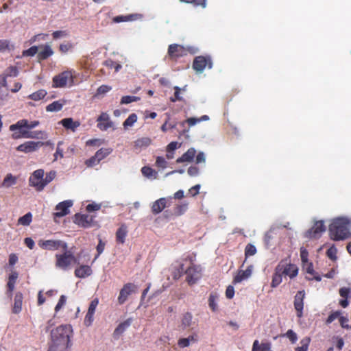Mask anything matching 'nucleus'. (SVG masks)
I'll return each instance as SVG.
<instances>
[{
    "mask_svg": "<svg viewBox=\"0 0 351 351\" xmlns=\"http://www.w3.org/2000/svg\"><path fill=\"white\" fill-rule=\"evenodd\" d=\"M19 274L18 272L14 271L9 276L8 282V295L10 296L12 295V292L14 289V285L16 279L18 278Z\"/></svg>",
    "mask_w": 351,
    "mask_h": 351,
    "instance_id": "nucleus-34",
    "label": "nucleus"
},
{
    "mask_svg": "<svg viewBox=\"0 0 351 351\" xmlns=\"http://www.w3.org/2000/svg\"><path fill=\"white\" fill-rule=\"evenodd\" d=\"M217 299H218L217 295H216L213 293H211L209 296L208 304H209L210 308L213 311H215L217 309Z\"/></svg>",
    "mask_w": 351,
    "mask_h": 351,
    "instance_id": "nucleus-46",
    "label": "nucleus"
},
{
    "mask_svg": "<svg viewBox=\"0 0 351 351\" xmlns=\"http://www.w3.org/2000/svg\"><path fill=\"white\" fill-rule=\"evenodd\" d=\"M43 143L40 141H27L23 144L19 145L16 147V149L19 152L24 153H31L36 151L40 146L43 145Z\"/></svg>",
    "mask_w": 351,
    "mask_h": 351,
    "instance_id": "nucleus-14",
    "label": "nucleus"
},
{
    "mask_svg": "<svg viewBox=\"0 0 351 351\" xmlns=\"http://www.w3.org/2000/svg\"><path fill=\"white\" fill-rule=\"evenodd\" d=\"M199 173V168L196 166H191L189 169H188V174L190 176H198Z\"/></svg>",
    "mask_w": 351,
    "mask_h": 351,
    "instance_id": "nucleus-62",
    "label": "nucleus"
},
{
    "mask_svg": "<svg viewBox=\"0 0 351 351\" xmlns=\"http://www.w3.org/2000/svg\"><path fill=\"white\" fill-rule=\"evenodd\" d=\"M41 50L38 53L39 60H46L53 54V51L48 44L40 47Z\"/></svg>",
    "mask_w": 351,
    "mask_h": 351,
    "instance_id": "nucleus-26",
    "label": "nucleus"
},
{
    "mask_svg": "<svg viewBox=\"0 0 351 351\" xmlns=\"http://www.w3.org/2000/svg\"><path fill=\"white\" fill-rule=\"evenodd\" d=\"M137 287L132 283H127L121 289L118 297V302L123 304L127 300L128 296L136 291Z\"/></svg>",
    "mask_w": 351,
    "mask_h": 351,
    "instance_id": "nucleus-13",
    "label": "nucleus"
},
{
    "mask_svg": "<svg viewBox=\"0 0 351 351\" xmlns=\"http://www.w3.org/2000/svg\"><path fill=\"white\" fill-rule=\"evenodd\" d=\"M66 297L64 295H62L59 299V301L58 304H56L55 307L56 312H58L63 306L66 304Z\"/></svg>",
    "mask_w": 351,
    "mask_h": 351,
    "instance_id": "nucleus-56",
    "label": "nucleus"
},
{
    "mask_svg": "<svg viewBox=\"0 0 351 351\" xmlns=\"http://www.w3.org/2000/svg\"><path fill=\"white\" fill-rule=\"evenodd\" d=\"M38 244L42 249L49 251H55L60 248L62 250H66L68 248L67 243L62 240L41 239Z\"/></svg>",
    "mask_w": 351,
    "mask_h": 351,
    "instance_id": "nucleus-6",
    "label": "nucleus"
},
{
    "mask_svg": "<svg viewBox=\"0 0 351 351\" xmlns=\"http://www.w3.org/2000/svg\"><path fill=\"white\" fill-rule=\"evenodd\" d=\"M23 294L20 292L16 293L12 312L15 314L19 313L22 310Z\"/></svg>",
    "mask_w": 351,
    "mask_h": 351,
    "instance_id": "nucleus-31",
    "label": "nucleus"
},
{
    "mask_svg": "<svg viewBox=\"0 0 351 351\" xmlns=\"http://www.w3.org/2000/svg\"><path fill=\"white\" fill-rule=\"evenodd\" d=\"M351 221L348 217H339L334 219L329 225V235L334 241H343L351 235Z\"/></svg>",
    "mask_w": 351,
    "mask_h": 351,
    "instance_id": "nucleus-1",
    "label": "nucleus"
},
{
    "mask_svg": "<svg viewBox=\"0 0 351 351\" xmlns=\"http://www.w3.org/2000/svg\"><path fill=\"white\" fill-rule=\"evenodd\" d=\"M196 154V150L193 147L189 148L182 156L176 160L177 163H182L184 162H192Z\"/></svg>",
    "mask_w": 351,
    "mask_h": 351,
    "instance_id": "nucleus-24",
    "label": "nucleus"
},
{
    "mask_svg": "<svg viewBox=\"0 0 351 351\" xmlns=\"http://www.w3.org/2000/svg\"><path fill=\"white\" fill-rule=\"evenodd\" d=\"M253 266L249 265L245 270H240L237 274L234 276L233 282L234 284L240 283L243 280L249 278L252 274Z\"/></svg>",
    "mask_w": 351,
    "mask_h": 351,
    "instance_id": "nucleus-19",
    "label": "nucleus"
},
{
    "mask_svg": "<svg viewBox=\"0 0 351 351\" xmlns=\"http://www.w3.org/2000/svg\"><path fill=\"white\" fill-rule=\"evenodd\" d=\"M71 346V344L69 343H62L50 341L48 351H69Z\"/></svg>",
    "mask_w": 351,
    "mask_h": 351,
    "instance_id": "nucleus-23",
    "label": "nucleus"
},
{
    "mask_svg": "<svg viewBox=\"0 0 351 351\" xmlns=\"http://www.w3.org/2000/svg\"><path fill=\"white\" fill-rule=\"evenodd\" d=\"M166 207V199L164 197L160 198L155 201L152 206V211L154 214H158L161 213Z\"/></svg>",
    "mask_w": 351,
    "mask_h": 351,
    "instance_id": "nucleus-28",
    "label": "nucleus"
},
{
    "mask_svg": "<svg viewBox=\"0 0 351 351\" xmlns=\"http://www.w3.org/2000/svg\"><path fill=\"white\" fill-rule=\"evenodd\" d=\"M44 174L43 169H40L34 171L29 178V185L36 188L38 191H43L44 189V185L43 184Z\"/></svg>",
    "mask_w": 351,
    "mask_h": 351,
    "instance_id": "nucleus-8",
    "label": "nucleus"
},
{
    "mask_svg": "<svg viewBox=\"0 0 351 351\" xmlns=\"http://www.w3.org/2000/svg\"><path fill=\"white\" fill-rule=\"evenodd\" d=\"M104 247H105V243L101 241V239H99V243L97 246V254L95 256L93 261H95L99 256V255L104 252Z\"/></svg>",
    "mask_w": 351,
    "mask_h": 351,
    "instance_id": "nucleus-59",
    "label": "nucleus"
},
{
    "mask_svg": "<svg viewBox=\"0 0 351 351\" xmlns=\"http://www.w3.org/2000/svg\"><path fill=\"white\" fill-rule=\"evenodd\" d=\"M156 165L162 169H165L167 167V162L165 158L157 156L156 160Z\"/></svg>",
    "mask_w": 351,
    "mask_h": 351,
    "instance_id": "nucleus-52",
    "label": "nucleus"
},
{
    "mask_svg": "<svg viewBox=\"0 0 351 351\" xmlns=\"http://www.w3.org/2000/svg\"><path fill=\"white\" fill-rule=\"evenodd\" d=\"M112 152L111 148H101L95 153V158H98L99 161L107 157Z\"/></svg>",
    "mask_w": 351,
    "mask_h": 351,
    "instance_id": "nucleus-39",
    "label": "nucleus"
},
{
    "mask_svg": "<svg viewBox=\"0 0 351 351\" xmlns=\"http://www.w3.org/2000/svg\"><path fill=\"white\" fill-rule=\"evenodd\" d=\"M17 183V177L12 175V173H8L4 178L1 187L8 189Z\"/></svg>",
    "mask_w": 351,
    "mask_h": 351,
    "instance_id": "nucleus-30",
    "label": "nucleus"
},
{
    "mask_svg": "<svg viewBox=\"0 0 351 351\" xmlns=\"http://www.w3.org/2000/svg\"><path fill=\"white\" fill-rule=\"evenodd\" d=\"M97 127L101 131H106L114 126V123L107 112H101L97 117Z\"/></svg>",
    "mask_w": 351,
    "mask_h": 351,
    "instance_id": "nucleus-12",
    "label": "nucleus"
},
{
    "mask_svg": "<svg viewBox=\"0 0 351 351\" xmlns=\"http://www.w3.org/2000/svg\"><path fill=\"white\" fill-rule=\"evenodd\" d=\"M73 84V76L71 71H65L53 77V86L56 88H63L67 85Z\"/></svg>",
    "mask_w": 351,
    "mask_h": 351,
    "instance_id": "nucleus-5",
    "label": "nucleus"
},
{
    "mask_svg": "<svg viewBox=\"0 0 351 351\" xmlns=\"http://www.w3.org/2000/svg\"><path fill=\"white\" fill-rule=\"evenodd\" d=\"M151 143L152 139L149 137L138 138L133 142L134 150L136 153H140L141 151L148 147Z\"/></svg>",
    "mask_w": 351,
    "mask_h": 351,
    "instance_id": "nucleus-18",
    "label": "nucleus"
},
{
    "mask_svg": "<svg viewBox=\"0 0 351 351\" xmlns=\"http://www.w3.org/2000/svg\"><path fill=\"white\" fill-rule=\"evenodd\" d=\"M234 295V289L232 285H229L226 291V296L228 299H232Z\"/></svg>",
    "mask_w": 351,
    "mask_h": 351,
    "instance_id": "nucleus-64",
    "label": "nucleus"
},
{
    "mask_svg": "<svg viewBox=\"0 0 351 351\" xmlns=\"http://www.w3.org/2000/svg\"><path fill=\"white\" fill-rule=\"evenodd\" d=\"M65 129L75 132L77 128L80 125V122L74 121L72 118H65L59 121Z\"/></svg>",
    "mask_w": 351,
    "mask_h": 351,
    "instance_id": "nucleus-20",
    "label": "nucleus"
},
{
    "mask_svg": "<svg viewBox=\"0 0 351 351\" xmlns=\"http://www.w3.org/2000/svg\"><path fill=\"white\" fill-rule=\"evenodd\" d=\"M206 67H208L209 69H212L213 67V61L210 56H197L194 59L193 63V69L197 73H202Z\"/></svg>",
    "mask_w": 351,
    "mask_h": 351,
    "instance_id": "nucleus-7",
    "label": "nucleus"
},
{
    "mask_svg": "<svg viewBox=\"0 0 351 351\" xmlns=\"http://www.w3.org/2000/svg\"><path fill=\"white\" fill-rule=\"evenodd\" d=\"M311 341L310 337H305L300 341L301 346L297 347L295 351H307Z\"/></svg>",
    "mask_w": 351,
    "mask_h": 351,
    "instance_id": "nucleus-45",
    "label": "nucleus"
},
{
    "mask_svg": "<svg viewBox=\"0 0 351 351\" xmlns=\"http://www.w3.org/2000/svg\"><path fill=\"white\" fill-rule=\"evenodd\" d=\"M277 267H280L283 275L290 278H295L298 274V267L294 264L287 263L285 261H280Z\"/></svg>",
    "mask_w": 351,
    "mask_h": 351,
    "instance_id": "nucleus-11",
    "label": "nucleus"
},
{
    "mask_svg": "<svg viewBox=\"0 0 351 351\" xmlns=\"http://www.w3.org/2000/svg\"><path fill=\"white\" fill-rule=\"evenodd\" d=\"M19 72L16 66H10L6 70V74L10 77H16L18 76Z\"/></svg>",
    "mask_w": 351,
    "mask_h": 351,
    "instance_id": "nucleus-57",
    "label": "nucleus"
},
{
    "mask_svg": "<svg viewBox=\"0 0 351 351\" xmlns=\"http://www.w3.org/2000/svg\"><path fill=\"white\" fill-rule=\"evenodd\" d=\"M142 174L149 178L156 180L158 178V172L149 167L145 166L141 169Z\"/></svg>",
    "mask_w": 351,
    "mask_h": 351,
    "instance_id": "nucleus-36",
    "label": "nucleus"
},
{
    "mask_svg": "<svg viewBox=\"0 0 351 351\" xmlns=\"http://www.w3.org/2000/svg\"><path fill=\"white\" fill-rule=\"evenodd\" d=\"M100 161L98 160V158H95V155L92 156L90 158L87 160L86 161V165L87 167H93L96 165H97Z\"/></svg>",
    "mask_w": 351,
    "mask_h": 351,
    "instance_id": "nucleus-63",
    "label": "nucleus"
},
{
    "mask_svg": "<svg viewBox=\"0 0 351 351\" xmlns=\"http://www.w3.org/2000/svg\"><path fill=\"white\" fill-rule=\"evenodd\" d=\"M197 341V335L193 334L186 338H181L178 341V345L181 348L189 347L191 343H195Z\"/></svg>",
    "mask_w": 351,
    "mask_h": 351,
    "instance_id": "nucleus-27",
    "label": "nucleus"
},
{
    "mask_svg": "<svg viewBox=\"0 0 351 351\" xmlns=\"http://www.w3.org/2000/svg\"><path fill=\"white\" fill-rule=\"evenodd\" d=\"M193 324V315L191 313H186L184 314L182 319L181 327L182 329H186L191 327Z\"/></svg>",
    "mask_w": 351,
    "mask_h": 351,
    "instance_id": "nucleus-37",
    "label": "nucleus"
},
{
    "mask_svg": "<svg viewBox=\"0 0 351 351\" xmlns=\"http://www.w3.org/2000/svg\"><path fill=\"white\" fill-rule=\"evenodd\" d=\"M256 253V248L252 244H247L245 249V255L246 257L254 255Z\"/></svg>",
    "mask_w": 351,
    "mask_h": 351,
    "instance_id": "nucleus-48",
    "label": "nucleus"
},
{
    "mask_svg": "<svg viewBox=\"0 0 351 351\" xmlns=\"http://www.w3.org/2000/svg\"><path fill=\"white\" fill-rule=\"evenodd\" d=\"M56 172L55 171H51L49 173H47L45 176V177H43V183L44 188L50 183L56 177Z\"/></svg>",
    "mask_w": 351,
    "mask_h": 351,
    "instance_id": "nucleus-47",
    "label": "nucleus"
},
{
    "mask_svg": "<svg viewBox=\"0 0 351 351\" xmlns=\"http://www.w3.org/2000/svg\"><path fill=\"white\" fill-rule=\"evenodd\" d=\"M51 341L57 343H66L71 344V326L69 325H61L51 330Z\"/></svg>",
    "mask_w": 351,
    "mask_h": 351,
    "instance_id": "nucleus-3",
    "label": "nucleus"
},
{
    "mask_svg": "<svg viewBox=\"0 0 351 351\" xmlns=\"http://www.w3.org/2000/svg\"><path fill=\"white\" fill-rule=\"evenodd\" d=\"M339 295L343 299L339 300V304L343 308H346L349 305L348 299L350 297L351 289L348 287H342L339 289Z\"/></svg>",
    "mask_w": 351,
    "mask_h": 351,
    "instance_id": "nucleus-22",
    "label": "nucleus"
},
{
    "mask_svg": "<svg viewBox=\"0 0 351 351\" xmlns=\"http://www.w3.org/2000/svg\"><path fill=\"white\" fill-rule=\"evenodd\" d=\"M32 221V215L31 213H27L23 217L18 219V223L22 226H29Z\"/></svg>",
    "mask_w": 351,
    "mask_h": 351,
    "instance_id": "nucleus-42",
    "label": "nucleus"
},
{
    "mask_svg": "<svg viewBox=\"0 0 351 351\" xmlns=\"http://www.w3.org/2000/svg\"><path fill=\"white\" fill-rule=\"evenodd\" d=\"M92 274V269L88 265H82L75 270V275L77 278H84L90 276Z\"/></svg>",
    "mask_w": 351,
    "mask_h": 351,
    "instance_id": "nucleus-29",
    "label": "nucleus"
},
{
    "mask_svg": "<svg viewBox=\"0 0 351 351\" xmlns=\"http://www.w3.org/2000/svg\"><path fill=\"white\" fill-rule=\"evenodd\" d=\"M63 251L62 254H56V266L59 269L66 271L69 269L71 264L75 263L76 260L72 253L68 251V248Z\"/></svg>",
    "mask_w": 351,
    "mask_h": 351,
    "instance_id": "nucleus-4",
    "label": "nucleus"
},
{
    "mask_svg": "<svg viewBox=\"0 0 351 351\" xmlns=\"http://www.w3.org/2000/svg\"><path fill=\"white\" fill-rule=\"evenodd\" d=\"M337 248L332 245L328 248L327 250V256L332 260L337 259Z\"/></svg>",
    "mask_w": 351,
    "mask_h": 351,
    "instance_id": "nucleus-55",
    "label": "nucleus"
},
{
    "mask_svg": "<svg viewBox=\"0 0 351 351\" xmlns=\"http://www.w3.org/2000/svg\"><path fill=\"white\" fill-rule=\"evenodd\" d=\"M104 64L107 66L109 69H114L115 72H119L121 69L122 68V66L121 64L117 63L110 59L106 60Z\"/></svg>",
    "mask_w": 351,
    "mask_h": 351,
    "instance_id": "nucleus-43",
    "label": "nucleus"
},
{
    "mask_svg": "<svg viewBox=\"0 0 351 351\" xmlns=\"http://www.w3.org/2000/svg\"><path fill=\"white\" fill-rule=\"evenodd\" d=\"M168 53L171 58H178L186 55V49L182 45L171 44L169 46Z\"/></svg>",
    "mask_w": 351,
    "mask_h": 351,
    "instance_id": "nucleus-17",
    "label": "nucleus"
},
{
    "mask_svg": "<svg viewBox=\"0 0 351 351\" xmlns=\"http://www.w3.org/2000/svg\"><path fill=\"white\" fill-rule=\"evenodd\" d=\"M282 273L281 272L280 267H276L275 269V272L273 275L272 281L271 283V286L273 288L278 287L282 280Z\"/></svg>",
    "mask_w": 351,
    "mask_h": 351,
    "instance_id": "nucleus-33",
    "label": "nucleus"
},
{
    "mask_svg": "<svg viewBox=\"0 0 351 351\" xmlns=\"http://www.w3.org/2000/svg\"><path fill=\"white\" fill-rule=\"evenodd\" d=\"M111 90L112 87L110 86L101 85L97 88L96 95H104Z\"/></svg>",
    "mask_w": 351,
    "mask_h": 351,
    "instance_id": "nucleus-54",
    "label": "nucleus"
},
{
    "mask_svg": "<svg viewBox=\"0 0 351 351\" xmlns=\"http://www.w3.org/2000/svg\"><path fill=\"white\" fill-rule=\"evenodd\" d=\"M19 130L20 134L16 133L13 134L12 136L14 138H19L21 137L27 138H38V134L41 132H28L27 130L29 129V122L27 119H21L18 121L15 124H12L10 126V131H15Z\"/></svg>",
    "mask_w": 351,
    "mask_h": 351,
    "instance_id": "nucleus-2",
    "label": "nucleus"
},
{
    "mask_svg": "<svg viewBox=\"0 0 351 351\" xmlns=\"http://www.w3.org/2000/svg\"><path fill=\"white\" fill-rule=\"evenodd\" d=\"M63 104L60 101H55L46 107L47 112H58L62 110Z\"/></svg>",
    "mask_w": 351,
    "mask_h": 351,
    "instance_id": "nucleus-38",
    "label": "nucleus"
},
{
    "mask_svg": "<svg viewBox=\"0 0 351 351\" xmlns=\"http://www.w3.org/2000/svg\"><path fill=\"white\" fill-rule=\"evenodd\" d=\"M52 36L54 39H59L67 36L68 34L66 31L59 30L53 32Z\"/></svg>",
    "mask_w": 351,
    "mask_h": 351,
    "instance_id": "nucleus-61",
    "label": "nucleus"
},
{
    "mask_svg": "<svg viewBox=\"0 0 351 351\" xmlns=\"http://www.w3.org/2000/svg\"><path fill=\"white\" fill-rule=\"evenodd\" d=\"M72 200H65L58 204L56 206L55 217H62L69 213V208L73 206Z\"/></svg>",
    "mask_w": 351,
    "mask_h": 351,
    "instance_id": "nucleus-15",
    "label": "nucleus"
},
{
    "mask_svg": "<svg viewBox=\"0 0 351 351\" xmlns=\"http://www.w3.org/2000/svg\"><path fill=\"white\" fill-rule=\"evenodd\" d=\"M46 95L47 91L44 89H40L29 95L28 97L34 101H39L43 99L46 96Z\"/></svg>",
    "mask_w": 351,
    "mask_h": 351,
    "instance_id": "nucleus-41",
    "label": "nucleus"
},
{
    "mask_svg": "<svg viewBox=\"0 0 351 351\" xmlns=\"http://www.w3.org/2000/svg\"><path fill=\"white\" fill-rule=\"evenodd\" d=\"M132 319L128 318L124 322H121L118 325V326L115 328L114 331V337L115 338H119L121 335H122L127 328L132 324Z\"/></svg>",
    "mask_w": 351,
    "mask_h": 351,
    "instance_id": "nucleus-25",
    "label": "nucleus"
},
{
    "mask_svg": "<svg viewBox=\"0 0 351 351\" xmlns=\"http://www.w3.org/2000/svg\"><path fill=\"white\" fill-rule=\"evenodd\" d=\"M127 234V227L125 225H122L117 231V241L122 244L124 243Z\"/></svg>",
    "mask_w": 351,
    "mask_h": 351,
    "instance_id": "nucleus-35",
    "label": "nucleus"
},
{
    "mask_svg": "<svg viewBox=\"0 0 351 351\" xmlns=\"http://www.w3.org/2000/svg\"><path fill=\"white\" fill-rule=\"evenodd\" d=\"M308 252L304 247L300 248V257L303 267H306V263H308Z\"/></svg>",
    "mask_w": 351,
    "mask_h": 351,
    "instance_id": "nucleus-50",
    "label": "nucleus"
},
{
    "mask_svg": "<svg viewBox=\"0 0 351 351\" xmlns=\"http://www.w3.org/2000/svg\"><path fill=\"white\" fill-rule=\"evenodd\" d=\"M75 222L82 227L88 228L91 225V222L93 219L88 215H80L76 214L75 216Z\"/></svg>",
    "mask_w": 351,
    "mask_h": 351,
    "instance_id": "nucleus-21",
    "label": "nucleus"
},
{
    "mask_svg": "<svg viewBox=\"0 0 351 351\" xmlns=\"http://www.w3.org/2000/svg\"><path fill=\"white\" fill-rule=\"evenodd\" d=\"M325 231L324 221L323 220L317 221L313 226L306 232L305 237L308 239H318Z\"/></svg>",
    "mask_w": 351,
    "mask_h": 351,
    "instance_id": "nucleus-9",
    "label": "nucleus"
},
{
    "mask_svg": "<svg viewBox=\"0 0 351 351\" xmlns=\"http://www.w3.org/2000/svg\"><path fill=\"white\" fill-rule=\"evenodd\" d=\"M305 298V291H299L294 298V307L297 311V316L301 317L303 315L304 299Z\"/></svg>",
    "mask_w": 351,
    "mask_h": 351,
    "instance_id": "nucleus-16",
    "label": "nucleus"
},
{
    "mask_svg": "<svg viewBox=\"0 0 351 351\" xmlns=\"http://www.w3.org/2000/svg\"><path fill=\"white\" fill-rule=\"evenodd\" d=\"M341 315V311H337L331 313L326 319V324H331L335 319H336L337 317H339Z\"/></svg>",
    "mask_w": 351,
    "mask_h": 351,
    "instance_id": "nucleus-58",
    "label": "nucleus"
},
{
    "mask_svg": "<svg viewBox=\"0 0 351 351\" xmlns=\"http://www.w3.org/2000/svg\"><path fill=\"white\" fill-rule=\"evenodd\" d=\"M285 336L287 337L292 343H295L298 341V335L293 330H288L285 334Z\"/></svg>",
    "mask_w": 351,
    "mask_h": 351,
    "instance_id": "nucleus-53",
    "label": "nucleus"
},
{
    "mask_svg": "<svg viewBox=\"0 0 351 351\" xmlns=\"http://www.w3.org/2000/svg\"><path fill=\"white\" fill-rule=\"evenodd\" d=\"M252 351H272L271 345L269 342L260 343L258 340L253 343Z\"/></svg>",
    "mask_w": 351,
    "mask_h": 351,
    "instance_id": "nucleus-32",
    "label": "nucleus"
},
{
    "mask_svg": "<svg viewBox=\"0 0 351 351\" xmlns=\"http://www.w3.org/2000/svg\"><path fill=\"white\" fill-rule=\"evenodd\" d=\"M38 46H32L28 49L24 50L22 52V56L23 57H33L34 56L38 51Z\"/></svg>",
    "mask_w": 351,
    "mask_h": 351,
    "instance_id": "nucleus-44",
    "label": "nucleus"
},
{
    "mask_svg": "<svg viewBox=\"0 0 351 351\" xmlns=\"http://www.w3.org/2000/svg\"><path fill=\"white\" fill-rule=\"evenodd\" d=\"M62 143H63L62 141H60L57 145L56 152L54 154L55 160H57L58 157L63 158L64 156L63 149L60 148V146L62 145Z\"/></svg>",
    "mask_w": 351,
    "mask_h": 351,
    "instance_id": "nucleus-60",
    "label": "nucleus"
},
{
    "mask_svg": "<svg viewBox=\"0 0 351 351\" xmlns=\"http://www.w3.org/2000/svg\"><path fill=\"white\" fill-rule=\"evenodd\" d=\"M139 100V97L136 96H123L121 99V104H128L134 101H137Z\"/></svg>",
    "mask_w": 351,
    "mask_h": 351,
    "instance_id": "nucleus-49",
    "label": "nucleus"
},
{
    "mask_svg": "<svg viewBox=\"0 0 351 351\" xmlns=\"http://www.w3.org/2000/svg\"><path fill=\"white\" fill-rule=\"evenodd\" d=\"M181 1L189 3L194 6H201L204 8L206 5V0H180Z\"/></svg>",
    "mask_w": 351,
    "mask_h": 351,
    "instance_id": "nucleus-51",
    "label": "nucleus"
},
{
    "mask_svg": "<svg viewBox=\"0 0 351 351\" xmlns=\"http://www.w3.org/2000/svg\"><path fill=\"white\" fill-rule=\"evenodd\" d=\"M189 284L195 283L202 277V268L199 265H192L186 271Z\"/></svg>",
    "mask_w": 351,
    "mask_h": 351,
    "instance_id": "nucleus-10",
    "label": "nucleus"
},
{
    "mask_svg": "<svg viewBox=\"0 0 351 351\" xmlns=\"http://www.w3.org/2000/svg\"><path fill=\"white\" fill-rule=\"evenodd\" d=\"M137 115L135 113L130 114L123 123L124 128L127 129L129 127H132L134 124L137 121Z\"/></svg>",
    "mask_w": 351,
    "mask_h": 351,
    "instance_id": "nucleus-40",
    "label": "nucleus"
}]
</instances>
